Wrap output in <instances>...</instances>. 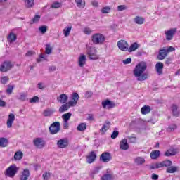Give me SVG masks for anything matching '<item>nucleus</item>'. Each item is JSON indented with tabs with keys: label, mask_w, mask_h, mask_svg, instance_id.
Returning a JSON list of instances; mask_svg holds the SVG:
<instances>
[{
	"label": "nucleus",
	"mask_w": 180,
	"mask_h": 180,
	"mask_svg": "<svg viewBox=\"0 0 180 180\" xmlns=\"http://www.w3.org/2000/svg\"><path fill=\"white\" fill-rule=\"evenodd\" d=\"M57 146L58 148H65L66 147H68V139H60L57 142Z\"/></svg>",
	"instance_id": "nucleus-12"
},
{
	"label": "nucleus",
	"mask_w": 180,
	"mask_h": 180,
	"mask_svg": "<svg viewBox=\"0 0 180 180\" xmlns=\"http://www.w3.org/2000/svg\"><path fill=\"white\" fill-rule=\"evenodd\" d=\"M33 143L37 148H43L44 147L46 142L43 139V138H35L33 140Z\"/></svg>",
	"instance_id": "nucleus-6"
},
{
	"label": "nucleus",
	"mask_w": 180,
	"mask_h": 180,
	"mask_svg": "<svg viewBox=\"0 0 180 180\" xmlns=\"http://www.w3.org/2000/svg\"><path fill=\"white\" fill-rule=\"evenodd\" d=\"M171 110L173 116H179V110H178V106L176 105H172L171 107Z\"/></svg>",
	"instance_id": "nucleus-27"
},
{
	"label": "nucleus",
	"mask_w": 180,
	"mask_h": 180,
	"mask_svg": "<svg viewBox=\"0 0 180 180\" xmlns=\"http://www.w3.org/2000/svg\"><path fill=\"white\" fill-rule=\"evenodd\" d=\"M176 129H178V126H176V124H172L168 126V127L167 128V131L168 133H172V131H175Z\"/></svg>",
	"instance_id": "nucleus-35"
},
{
	"label": "nucleus",
	"mask_w": 180,
	"mask_h": 180,
	"mask_svg": "<svg viewBox=\"0 0 180 180\" xmlns=\"http://www.w3.org/2000/svg\"><path fill=\"white\" fill-rule=\"evenodd\" d=\"M87 120H90L91 122L95 120V118L94 117V115L90 114L88 115Z\"/></svg>",
	"instance_id": "nucleus-61"
},
{
	"label": "nucleus",
	"mask_w": 180,
	"mask_h": 180,
	"mask_svg": "<svg viewBox=\"0 0 180 180\" xmlns=\"http://www.w3.org/2000/svg\"><path fill=\"white\" fill-rule=\"evenodd\" d=\"M8 146V139L0 138V147H6Z\"/></svg>",
	"instance_id": "nucleus-41"
},
{
	"label": "nucleus",
	"mask_w": 180,
	"mask_h": 180,
	"mask_svg": "<svg viewBox=\"0 0 180 180\" xmlns=\"http://www.w3.org/2000/svg\"><path fill=\"white\" fill-rule=\"evenodd\" d=\"M123 64H130L131 63V58H128L122 61Z\"/></svg>",
	"instance_id": "nucleus-59"
},
{
	"label": "nucleus",
	"mask_w": 180,
	"mask_h": 180,
	"mask_svg": "<svg viewBox=\"0 0 180 180\" xmlns=\"http://www.w3.org/2000/svg\"><path fill=\"white\" fill-rule=\"evenodd\" d=\"M38 88H39V89H44L46 88V86H45L44 84L39 83Z\"/></svg>",
	"instance_id": "nucleus-62"
},
{
	"label": "nucleus",
	"mask_w": 180,
	"mask_h": 180,
	"mask_svg": "<svg viewBox=\"0 0 180 180\" xmlns=\"http://www.w3.org/2000/svg\"><path fill=\"white\" fill-rule=\"evenodd\" d=\"M61 127L58 122H53L49 127L51 134H57L60 131Z\"/></svg>",
	"instance_id": "nucleus-5"
},
{
	"label": "nucleus",
	"mask_w": 180,
	"mask_h": 180,
	"mask_svg": "<svg viewBox=\"0 0 180 180\" xmlns=\"http://www.w3.org/2000/svg\"><path fill=\"white\" fill-rule=\"evenodd\" d=\"M134 162L136 165H143L146 162V160L141 157H137L134 159Z\"/></svg>",
	"instance_id": "nucleus-31"
},
{
	"label": "nucleus",
	"mask_w": 180,
	"mask_h": 180,
	"mask_svg": "<svg viewBox=\"0 0 180 180\" xmlns=\"http://www.w3.org/2000/svg\"><path fill=\"white\" fill-rule=\"evenodd\" d=\"M30 175V173L29 172V171L27 169H25L20 176V180H27L29 179Z\"/></svg>",
	"instance_id": "nucleus-22"
},
{
	"label": "nucleus",
	"mask_w": 180,
	"mask_h": 180,
	"mask_svg": "<svg viewBox=\"0 0 180 180\" xmlns=\"http://www.w3.org/2000/svg\"><path fill=\"white\" fill-rule=\"evenodd\" d=\"M110 128V122L106 121L104 124L103 125L101 131L103 134H105L108 130Z\"/></svg>",
	"instance_id": "nucleus-21"
},
{
	"label": "nucleus",
	"mask_w": 180,
	"mask_h": 180,
	"mask_svg": "<svg viewBox=\"0 0 180 180\" xmlns=\"http://www.w3.org/2000/svg\"><path fill=\"white\" fill-rule=\"evenodd\" d=\"M87 56L89 60H99V54H98V49L95 46L87 47Z\"/></svg>",
	"instance_id": "nucleus-2"
},
{
	"label": "nucleus",
	"mask_w": 180,
	"mask_h": 180,
	"mask_svg": "<svg viewBox=\"0 0 180 180\" xmlns=\"http://www.w3.org/2000/svg\"><path fill=\"white\" fill-rule=\"evenodd\" d=\"M127 9V6L123 4V5H120L117 7V11L118 12H122V11H126Z\"/></svg>",
	"instance_id": "nucleus-45"
},
{
	"label": "nucleus",
	"mask_w": 180,
	"mask_h": 180,
	"mask_svg": "<svg viewBox=\"0 0 180 180\" xmlns=\"http://www.w3.org/2000/svg\"><path fill=\"white\" fill-rule=\"evenodd\" d=\"M172 51H175V48L172 46H169L167 50V53H171Z\"/></svg>",
	"instance_id": "nucleus-64"
},
{
	"label": "nucleus",
	"mask_w": 180,
	"mask_h": 180,
	"mask_svg": "<svg viewBox=\"0 0 180 180\" xmlns=\"http://www.w3.org/2000/svg\"><path fill=\"white\" fill-rule=\"evenodd\" d=\"M69 126H70V124L68 123V121H63L64 129H68Z\"/></svg>",
	"instance_id": "nucleus-63"
},
{
	"label": "nucleus",
	"mask_w": 180,
	"mask_h": 180,
	"mask_svg": "<svg viewBox=\"0 0 180 180\" xmlns=\"http://www.w3.org/2000/svg\"><path fill=\"white\" fill-rule=\"evenodd\" d=\"M176 33V28L170 29L165 32L167 40H172L174 34Z\"/></svg>",
	"instance_id": "nucleus-16"
},
{
	"label": "nucleus",
	"mask_w": 180,
	"mask_h": 180,
	"mask_svg": "<svg viewBox=\"0 0 180 180\" xmlns=\"http://www.w3.org/2000/svg\"><path fill=\"white\" fill-rule=\"evenodd\" d=\"M111 159L112 157L109 153H103L100 158V160L103 161V162H109Z\"/></svg>",
	"instance_id": "nucleus-17"
},
{
	"label": "nucleus",
	"mask_w": 180,
	"mask_h": 180,
	"mask_svg": "<svg viewBox=\"0 0 180 180\" xmlns=\"http://www.w3.org/2000/svg\"><path fill=\"white\" fill-rule=\"evenodd\" d=\"M91 41L94 44H103L105 41V36L100 33L94 34L91 36Z\"/></svg>",
	"instance_id": "nucleus-4"
},
{
	"label": "nucleus",
	"mask_w": 180,
	"mask_h": 180,
	"mask_svg": "<svg viewBox=\"0 0 180 180\" xmlns=\"http://www.w3.org/2000/svg\"><path fill=\"white\" fill-rule=\"evenodd\" d=\"M18 171H19V167L15 165H12L5 170L4 175L5 176H8V178H15Z\"/></svg>",
	"instance_id": "nucleus-3"
},
{
	"label": "nucleus",
	"mask_w": 180,
	"mask_h": 180,
	"mask_svg": "<svg viewBox=\"0 0 180 180\" xmlns=\"http://www.w3.org/2000/svg\"><path fill=\"white\" fill-rule=\"evenodd\" d=\"M101 12L102 13H109V12H110V7L109 6L103 7V8L101 9Z\"/></svg>",
	"instance_id": "nucleus-50"
},
{
	"label": "nucleus",
	"mask_w": 180,
	"mask_h": 180,
	"mask_svg": "<svg viewBox=\"0 0 180 180\" xmlns=\"http://www.w3.org/2000/svg\"><path fill=\"white\" fill-rule=\"evenodd\" d=\"M71 107H72V105H71V104H70V103L68 102V103L63 105L59 108V112L60 113H63V112H67V110H68V108Z\"/></svg>",
	"instance_id": "nucleus-24"
},
{
	"label": "nucleus",
	"mask_w": 180,
	"mask_h": 180,
	"mask_svg": "<svg viewBox=\"0 0 180 180\" xmlns=\"http://www.w3.org/2000/svg\"><path fill=\"white\" fill-rule=\"evenodd\" d=\"M146 70H147V63L141 62L135 66L133 70V75L141 82L146 81L148 78V74L146 72Z\"/></svg>",
	"instance_id": "nucleus-1"
},
{
	"label": "nucleus",
	"mask_w": 180,
	"mask_h": 180,
	"mask_svg": "<svg viewBox=\"0 0 180 180\" xmlns=\"http://www.w3.org/2000/svg\"><path fill=\"white\" fill-rule=\"evenodd\" d=\"M158 168H161L160 166V162L151 165L150 166V169H157Z\"/></svg>",
	"instance_id": "nucleus-53"
},
{
	"label": "nucleus",
	"mask_w": 180,
	"mask_h": 180,
	"mask_svg": "<svg viewBox=\"0 0 180 180\" xmlns=\"http://www.w3.org/2000/svg\"><path fill=\"white\" fill-rule=\"evenodd\" d=\"M71 112H68L62 115V119L63 122H68L71 118Z\"/></svg>",
	"instance_id": "nucleus-40"
},
{
	"label": "nucleus",
	"mask_w": 180,
	"mask_h": 180,
	"mask_svg": "<svg viewBox=\"0 0 180 180\" xmlns=\"http://www.w3.org/2000/svg\"><path fill=\"white\" fill-rule=\"evenodd\" d=\"M150 157L153 160H156L160 157V150H154L150 153Z\"/></svg>",
	"instance_id": "nucleus-39"
},
{
	"label": "nucleus",
	"mask_w": 180,
	"mask_h": 180,
	"mask_svg": "<svg viewBox=\"0 0 180 180\" xmlns=\"http://www.w3.org/2000/svg\"><path fill=\"white\" fill-rule=\"evenodd\" d=\"M155 70L159 74V75H161L162 74V70H164V63L159 62L155 65Z\"/></svg>",
	"instance_id": "nucleus-20"
},
{
	"label": "nucleus",
	"mask_w": 180,
	"mask_h": 180,
	"mask_svg": "<svg viewBox=\"0 0 180 180\" xmlns=\"http://www.w3.org/2000/svg\"><path fill=\"white\" fill-rule=\"evenodd\" d=\"M83 33H84V34L89 35L92 33V30L89 27H84L83 29Z\"/></svg>",
	"instance_id": "nucleus-47"
},
{
	"label": "nucleus",
	"mask_w": 180,
	"mask_h": 180,
	"mask_svg": "<svg viewBox=\"0 0 180 180\" xmlns=\"http://www.w3.org/2000/svg\"><path fill=\"white\" fill-rule=\"evenodd\" d=\"M40 20V15H35L34 18L31 20L30 24L33 25V23H37Z\"/></svg>",
	"instance_id": "nucleus-48"
},
{
	"label": "nucleus",
	"mask_w": 180,
	"mask_h": 180,
	"mask_svg": "<svg viewBox=\"0 0 180 180\" xmlns=\"http://www.w3.org/2000/svg\"><path fill=\"white\" fill-rule=\"evenodd\" d=\"M8 81H9V77H8V76H4L1 79V82L2 84H6V82H8Z\"/></svg>",
	"instance_id": "nucleus-54"
},
{
	"label": "nucleus",
	"mask_w": 180,
	"mask_h": 180,
	"mask_svg": "<svg viewBox=\"0 0 180 180\" xmlns=\"http://www.w3.org/2000/svg\"><path fill=\"white\" fill-rule=\"evenodd\" d=\"M145 20H146L144 19V18L140 17V16H136L134 19V22L135 23H136V25H143V23H144Z\"/></svg>",
	"instance_id": "nucleus-32"
},
{
	"label": "nucleus",
	"mask_w": 180,
	"mask_h": 180,
	"mask_svg": "<svg viewBox=\"0 0 180 180\" xmlns=\"http://www.w3.org/2000/svg\"><path fill=\"white\" fill-rule=\"evenodd\" d=\"M39 32H41V33L44 34V33H46V32H47V26L43 25L41 27H39Z\"/></svg>",
	"instance_id": "nucleus-52"
},
{
	"label": "nucleus",
	"mask_w": 180,
	"mask_h": 180,
	"mask_svg": "<svg viewBox=\"0 0 180 180\" xmlns=\"http://www.w3.org/2000/svg\"><path fill=\"white\" fill-rule=\"evenodd\" d=\"M30 103H34L36 102H39V97L38 96H34L32 98L30 99Z\"/></svg>",
	"instance_id": "nucleus-56"
},
{
	"label": "nucleus",
	"mask_w": 180,
	"mask_h": 180,
	"mask_svg": "<svg viewBox=\"0 0 180 180\" xmlns=\"http://www.w3.org/2000/svg\"><path fill=\"white\" fill-rule=\"evenodd\" d=\"M71 101H69L70 106H76L77 103H78V101H79V95L77 93H72L71 95Z\"/></svg>",
	"instance_id": "nucleus-9"
},
{
	"label": "nucleus",
	"mask_w": 180,
	"mask_h": 180,
	"mask_svg": "<svg viewBox=\"0 0 180 180\" xmlns=\"http://www.w3.org/2000/svg\"><path fill=\"white\" fill-rule=\"evenodd\" d=\"M141 112L142 115H147L151 112V107H150V105H144L141 108Z\"/></svg>",
	"instance_id": "nucleus-29"
},
{
	"label": "nucleus",
	"mask_w": 180,
	"mask_h": 180,
	"mask_svg": "<svg viewBox=\"0 0 180 180\" xmlns=\"http://www.w3.org/2000/svg\"><path fill=\"white\" fill-rule=\"evenodd\" d=\"M128 140H129V142L132 144H134V143H136L137 138H136V136H127Z\"/></svg>",
	"instance_id": "nucleus-49"
},
{
	"label": "nucleus",
	"mask_w": 180,
	"mask_h": 180,
	"mask_svg": "<svg viewBox=\"0 0 180 180\" xmlns=\"http://www.w3.org/2000/svg\"><path fill=\"white\" fill-rule=\"evenodd\" d=\"M23 158V153L22 151H18L14 155V160L15 161H20V159Z\"/></svg>",
	"instance_id": "nucleus-37"
},
{
	"label": "nucleus",
	"mask_w": 180,
	"mask_h": 180,
	"mask_svg": "<svg viewBox=\"0 0 180 180\" xmlns=\"http://www.w3.org/2000/svg\"><path fill=\"white\" fill-rule=\"evenodd\" d=\"M71 29H72V26L71 25H68L63 29V34L65 37H68V36H70Z\"/></svg>",
	"instance_id": "nucleus-28"
},
{
	"label": "nucleus",
	"mask_w": 180,
	"mask_h": 180,
	"mask_svg": "<svg viewBox=\"0 0 180 180\" xmlns=\"http://www.w3.org/2000/svg\"><path fill=\"white\" fill-rule=\"evenodd\" d=\"M92 95H93L92 91H87V92L86 93V94H85V96H86V98H91V97H92Z\"/></svg>",
	"instance_id": "nucleus-60"
},
{
	"label": "nucleus",
	"mask_w": 180,
	"mask_h": 180,
	"mask_svg": "<svg viewBox=\"0 0 180 180\" xmlns=\"http://www.w3.org/2000/svg\"><path fill=\"white\" fill-rule=\"evenodd\" d=\"M56 99L60 103H66L67 101H68V96L65 94H62Z\"/></svg>",
	"instance_id": "nucleus-18"
},
{
	"label": "nucleus",
	"mask_w": 180,
	"mask_h": 180,
	"mask_svg": "<svg viewBox=\"0 0 180 180\" xmlns=\"http://www.w3.org/2000/svg\"><path fill=\"white\" fill-rule=\"evenodd\" d=\"M160 168H162V167H171L172 165V162L169 160H166L165 161H162L161 162H159Z\"/></svg>",
	"instance_id": "nucleus-30"
},
{
	"label": "nucleus",
	"mask_w": 180,
	"mask_h": 180,
	"mask_svg": "<svg viewBox=\"0 0 180 180\" xmlns=\"http://www.w3.org/2000/svg\"><path fill=\"white\" fill-rule=\"evenodd\" d=\"M44 180H49L50 179V172H45L42 175Z\"/></svg>",
	"instance_id": "nucleus-51"
},
{
	"label": "nucleus",
	"mask_w": 180,
	"mask_h": 180,
	"mask_svg": "<svg viewBox=\"0 0 180 180\" xmlns=\"http://www.w3.org/2000/svg\"><path fill=\"white\" fill-rule=\"evenodd\" d=\"M178 171V167H175V166H169L166 172L168 173V174H174V172H176Z\"/></svg>",
	"instance_id": "nucleus-38"
},
{
	"label": "nucleus",
	"mask_w": 180,
	"mask_h": 180,
	"mask_svg": "<svg viewBox=\"0 0 180 180\" xmlns=\"http://www.w3.org/2000/svg\"><path fill=\"white\" fill-rule=\"evenodd\" d=\"M34 54H36L35 51H28L26 53H25V57H32V56H34Z\"/></svg>",
	"instance_id": "nucleus-55"
},
{
	"label": "nucleus",
	"mask_w": 180,
	"mask_h": 180,
	"mask_svg": "<svg viewBox=\"0 0 180 180\" xmlns=\"http://www.w3.org/2000/svg\"><path fill=\"white\" fill-rule=\"evenodd\" d=\"M8 43H13V41H16L17 37L13 32H11L8 36Z\"/></svg>",
	"instance_id": "nucleus-33"
},
{
	"label": "nucleus",
	"mask_w": 180,
	"mask_h": 180,
	"mask_svg": "<svg viewBox=\"0 0 180 180\" xmlns=\"http://www.w3.org/2000/svg\"><path fill=\"white\" fill-rule=\"evenodd\" d=\"M176 153V149L170 148L165 153V157H172V155H175Z\"/></svg>",
	"instance_id": "nucleus-26"
},
{
	"label": "nucleus",
	"mask_w": 180,
	"mask_h": 180,
	"mask_svg": "<svg viewBox=\"0 0 180 180\" xmlns=\"http://www.w3.org/2000/svg\"><path fill=\"white\" fill-rule=\"evenodd\" d=\"M168 53L167 52V49H162L159 51V55L158 56V59L160 61L164 60L165 57H167V55Z\"/></svg>",
	"instance_id": "nucleus-19"
},
{
	"label": "nucleus",
	"mask_w": 180,
	"mask_h": 180,
	"mask_svg": "<svg viewBox=\"0 0 180 180\" xmlns=\"http://www.w3.org/2000/svg\"><path fill=\"white\" fill-rule=\"evenodd\" d=\"M61 6H62V4L60 2L56 1L51 4V8H52V9H57L58 8H61Z\"/></svg>",
	"instance_id": "nucleus-43"
},
{
	"label": "nucleus",
	"mask_w": 180,
	"mask_h": 180,
	"mask_svg": "<svg viewBox=\"0 0 180 180\" xmlns=\"http://www.w3.org/2000/svg\"><path fill=\"white\" fill-rule=\"evenodd\" d=\"M117 46L122 51H128L129 50V43L123 39H121L117 42Z\"/></svg>",
	"instance_id": "nucleus-7"
},
{
	"label": "nucleus",
	"mask_w": 180,
	"mask_h": 180,
	"mask_svg": "<svg viewBox=\"0 0 180 180\" xmlns=\"http://www.w3.org/2000/svg\"><path fill=\"white\" fill-rule=\"evenodd\" d=\"M77 129L78 130V131H85V130H86V123L85 122L80 123L77 126Z\"/></svg>",
	"instance_id": "nucleus-36"
},
{
	"label": "nucleus",
	"mask_w": 180,
	"mask_h": 180,
	"mask_svg": "<svg viewBox=\"0 0 180 180\" xmlns=\"http://www.w3.org/2000/svg\"><path fill=\"white\" fill-rule=\"evenodd\" d=\"M129 143H127V139H123L120 142V148L121 150H123L124 151H126V150H129Z\"/></svg>",
	"instance_id": "nucleus-15"
},
{
	"label": "nucleus",
	"mask_w": 180,
	"mask_h": 180,
	"mask_svg": "<svg viewBox=\"0 0 180 180\" xmlns=\"http://www.w3.org/2000/svg\"><path fill=\"white\" fill-rule=\"evenodd\" d=\"M12 67V63L11 62L6 61L1 64L0 67V71L1 72H6V71H9Z\"/></svg>",
	"instance_id": "nucleus-8"
},
{
	"label": "nucleus",
	"mask_w": 180,
	"mask_h": 180,
	"mask_svg": "<svg viewBox=\"0 0 180 180\" xmlns=\"http://www.w3.org/2000/svg\"><path fill=\"white\" fill-rule=\"evenodd\" d=\"M41 59L47 60V58L46 56H44V55L41 54L39 56V58L37 59V63H40L41 61Z\"/></svg>",
	"instance_id": "nucleus-57"
},
{
	"label": "nucleus",
	"mask_w": 180,
	"mask_h": 180,
	"mask_svg": "<svg viewBox=\"0 0 180 180\" xmlns=\"http://www.w3.org/2000/svg\"><path fill=\"white\" fill-rule=\"evenodd\" d=\"M54 110L53 109H46L44 111L43 115L44 116H51V115L53 113Z\"/></svg>",
	"instance_id": "nucleus-42"
},
{
	"label": "nucleus",
	"mask_w": 180,
	"mask_h": 180,
	"mask_svg": "<svg viewBox=\"0 0 180 180\" xmlns=\"http://www.w3.org/2000/svg\"><path fill=\"white\" fill-rule=\"evenodd\" d=\"M13 88H15V86L13 85H8V88L6 90V92L8 95H11L13 92Z\"/></svg>",
	"instance_id": "nucleus-44"
},
{
	"label": "nucleus",
	"mask_w": 180,
	"mask_h": 180,
	"mask_svg": "<svg viewBox=\"0 0 180 180\" xmlns=\"http://www.w3.org/2000/svg\"><path fill=\"white\" fill-rule=\"evenodd\" d=\"M86 64V56L84 54H80L78 58V65L79 67H84Z\"/></svg>",
	"instance_id": "nucleus-14"
},
{
	"label": "nucleus",
	"mask_w": 180,
	"mask_h": 180,
	"mask_svg": "<svg viewBox=\"0 0 180 180\" xmlns=\"http://www.w3.org/2000/svg\"><path fill=\"white\" fill-rule=\"evenodd\" d=\"M139 47H140V44H137V42H134L128 48V51L129 53H133V51H136Z\"/></svg>",
	"instance_id": "nucleus-23"
},
{
	"label": "nucleus",
	"mask_w": 180,
	"mask_h": 180,
	"mask_svg": "<svg viewBox=\"0 0 180 180\" xmlns=\"http://www.w3.org/2000/svg\"><path fill=\"white\" fill-rule=\"evenodd\" d=\"M13 122H15V114L10 113L8 116L6 122L8 129L12 128V124H13Z\"/></svg>",
	"instance_id": "nucleus-11"
},
{
	"label": "nucleus",
	"mask_w": 180,
	"mask_h": 180,
	"mask_svg": "<svg viewBox=\"0 0 180 180\" xmlns=\"http://www.w3.org/2000/svg\"><path fill=\"white\" fill-rule=\"evenodd\" d=\"M119 136V131H115L111 134V139H116Z\"/></svg>",
	"instance_id": "nucleus-58"
},
{
	"label": "nucleus",
	"mask_w": 180,
	"mask_h": 180,
	"mask_svg": "<svg viewBox=\"0 0 180 180\" xmlns=\"http://www.w3.org/2000/svg\"><path fill=\"white\" fill-rule=\"evenodd\" d=\"M53 50V48L50 44H46V48H45V51L46 54H51V51Z\"/></svg>",
	"instance_id": "nucleus-46"
},
{
	"label": "nucleus",
	"mask_w": 180,
	"mask_h": 180,
	"mask_svg": "<svg viewBox=\"0 0 180 180\" xmlns=\"http://www.w3.org/2000/svg\"><path fill=\"white\" fill-rule=\"evenodd\" d=\"M75 1L79 9H84L85 8V0H75Z\"/></svg>",
	"instance_id": "nucleus-25"
},
{
	"label": "nucleus",
	"mask_w": 180,
	"mask_h": 180,
	"mask_svg": "<svg viewBox=\"0 0 180 180\" xmlns=\"http://www.w3.org/2000/svg\"><path fill=\"white\" fill-rule=\"evenodd\" d=\"M103 109H112L115 108V103L110 101V100H105L101 103Z\"/></svg>",
	"instance_id": "nucleus-10"
},
{
	"label": "nucleus",
	"mask_w": 180,
	"mask_h": 180,
	"mask_svg": "<svg viewBox=\"0 0 180 180\" xmlns=\"http://www.w3.org/2000/svg\"><path fill=\"white\" fill-rule=\"evenodd\" d=\"M96 160V153L94 151H91L87 156H86V162L88 164H92L94 161Z\"/></svg>",
	"instance_id": "nucleus-13"
},
{
	"label": "nucleus",
	"mask_w": 180,
	"mask_h": 180,
	"mask_svg": "<svg viewBox=\"0 0 180 180\" xmlns=\"http://www.w3.org/2000/svg\"><path fill=\"white\" fill-rule=\"evenodd\" d=\"M101 180H115L113 174H105L101 177Z\"/></svg>",
	"instance_id": "nucleus-34"
}]
</instances>
